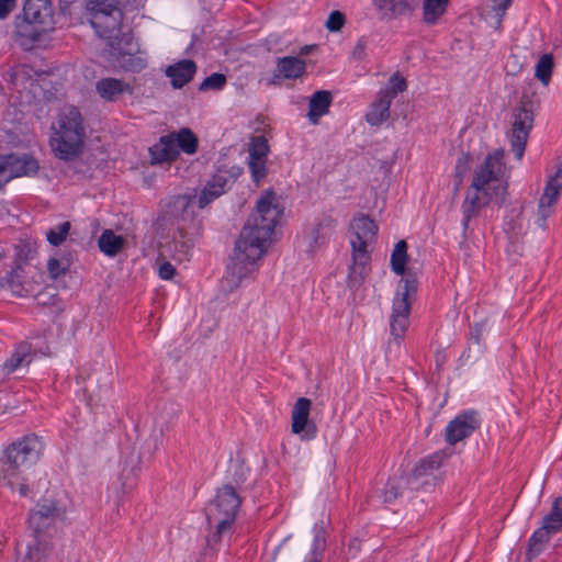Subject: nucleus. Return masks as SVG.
<instances>
[{
	"label": "nucleus",
	"mask_w": 562,
	"mask_h": 562,
	"mask_svg": "<svg viewBox=\"0 0 562 562\" xmlns=\"http://www.w3.org/2000/svg\"><path fill=\"white\" fill-rule=\"evenodd\" d=\"M503 158L504 151L496 150L476 167L461 206L464 228L483 207L504 201L507 192L508 171Z\"/></svg>",
	"instance_id": "obj_1"
},
{
	"label": "nucleus",
	"mask_w": 562,
	"mask_h": 562,
	"mask_svg": "<svg viewBox=\"0 0 562 562\" xmlns=\"http://www.w3.org/2000/svg\"><path fill=\"white\" fill-rule=\"evenodd\" d=\"M87 11L89 12L90 24L97 34L110 41V45L117 49L116 59L119 66L128 71H140L144 69L146 60L143 56L135 54L137 45L130 37L123 36L126 48L121 46V41L114 46V41H117L121 34L123 20V13L116 4L109 0H93L87 3Z\"/></svg>",
	"instance_id": "obj_2"
},
{
	"label": "nucleus",
	"mask_w": 562,
	"mask_h": 562,
	"mask_svg": "<svg viewBox=\"0 0 562 562\" xmlns=\"http://www.w3.org/2000/svg\"><path fill=\"white\" fill-rule=\"evenodd\" d=\"M406 260L407 244L405 240H400L391 255L393 271L403 276L396 286L390 316V331L395 339L402 338L408 329L411 307L417 292L416 278L409 273L404 276Z\"/></svg>",
	"instance_id": "obj_3"
},
{
	"label": "nucleus",
	"mask_w": 562,
	"mask_h": 562,
	"mask_svg": "<svg viewBox=\"0 0 562 562\" xmlns=\"http://www.w3.org/2000/svg\"><path fill=\"white\" fill-rule=\"evenodd\" d=\"M66 508L59 498H43L30 513L29 526L33 532V541L27 544V551L22 562H44L50 546L47 536L55 524L63 519Z\"/></svg>",
	"instance_id": "obj_4"
},
{
	"label": "nucleus",
	"mask_w": 562,
	"mask_h": 562,
	"mask_svg": "<svg viewBox=\"0 0 562 562\" xmlns=\"http://www.w3.org/2000/svg\"><path fill=\"white\" fill-rule=\"evenodd\" d=\"M282 212L277 194L272 191L262 192L257 201L256 213L248 220L239 237L249 232V241L267 250Z\"/></svg>",
	"instance_id": "obj_5"
},
{
	"label": "nucleus",
	"mask_w": 562,
	"mask_h": 562,
	"mask_svg": "<svg viewBox=\"0 0 562 562\" xmlns=\"http://www.w3.org/2000/svg\"><path fill=\"white\" fill-rule=\"evenodd\" d=\"M249 232L236 241L235 256L227 267L222 279V289L232 292L239 288L244 281L251 278L258 268V261L267 251L249 241Z\"/></svg>",
	"instance_id": "obj_6"
},
{
	"label": "nucleus",
	"mask_w": 562,
	"mask_h": 562,
	"mask_svg": "<svg viewBox=\"0 0 562 562\" xmlns=\"http://www.w3.org/2000/svg\"><path fill=\"white\" fill-rule=\"evenodd\" d=\"M378 226L367 215L356 216L349 225V243L352 248V266L350 278L359 281L363 278L366 267L370 260V249L375 241Z\"/></svg>",
	"instance_id": "obj_7"
},
{
	"label": "nucleus",
	"mask_w": 562,
	"mask_h": 562,
	"mask_svg": "<svg viewBox=\"0 0 562 562\" xmlns=\"http://www.w3.org/2000/svg\"><path fill=\"white\" fill-rule=\"evenodd\" d=\"M240 506V498L232 486L220 488L206 507V519L215 531L210 541L217 542L232 527Z\"/></svg>",
	"instance_id": "obj_8"
},
{
	"label": "nucleus",
	"mask_w": 562,
	"mask_h": 562,
	"mask_svg": "<svg viewBox=\"0 0 562 562\" xmlns=\"http://www.w3.org/2000/svg\"><path fill=\"white\" fill-rule=\"evenodd\" d=\"M533 123V104L522 99L513 112L512 132L509 139L517 159H521L527 144L529 132Z\"/></svg>",
	"instance_id": "obj_9"
},
{
	"label": "nucleus",
	"mask_w": 562,
	"mask_h": 562,
	"mask_svg": "<svg viewBox=\"0 0 562 562\" xmlns=\"http://www.w3.org/2000/svg\"><path fill=\"white\" fill-rule=\"evenodd\" d=\"M232 177L226 171H218L213 178L205 184L200 195L196 196H179L176 201L178 206H183L184 209L191 207L195 201L200 209L209 205L213 200L217 199L222 195L231 186Z\"/></svg>",
	"instance_id": "obj_10"
},
{
	"label": "nucleus",
	"mask_w": 562,
	"mask_h": 562,
	"mask_svg": "<svg viewBox=\"0 0 562 562\" xmlns=\"http://www.w3.org/2000/svg\"><path fill=\"white\" fill-rule=\"evenodd\" d=\"M37 170L38 164L32 157L26 155H0V189L13 178L32 176Z\"/></svg>",
	"instance_id": "obj_11"
},
{
	"label": "nucleus",
	"mask_w": 562,
	"mask_h": 562,
	"mask_svg": "<svg viewBox=\"0 0 562 562\" xmlns=\"http://www.w3.org/2000/svg\"><path fill=\"white\" fill-rule=\"evenodd\" d=\"M562 190V165L558 167L555 173L550 176L544 191L539 199L536 223L539 227H546L547 220L553 214L554 205L558 202Z\"/></svg>",
	"instance_id": "obj_12"
},
{
	"label": "nucleus",
	"mask_w": 562,
	"mask_h": 562,
	"mask_svg": "<svg viewBox=\"0 0 562 562\" xmlns=\"http://www.w3.org/2000/svg\"><path fill=\"white\" fill-rule=\"evenodd\" d=\"M43 451V442L34 435L25 436L13 442L5 450V457L11 462L20 463L22 467L35 463Z\"/></svg>",
	"instance_id": "obj_13"
},
{
	"label": "nucleus",
	"mask_w": 562,
	"mask_h": 562,
	"mask_svg": "<svg viewBox=\"0 0 562 562\" xmlns=\"http://www.w3.org/2000/svg\"><path fill=\"white\" fill-rule=\"evenodd\" d=\"M49 145L58 159L71 161L81 155L85 136L52 132Z\"/></svg>",
	"instance_id": "obj_14"
},
{
	"label": "nucleus",
	"mask_w": 562,
	"mask_h": 562,
	"mask_svg": "<svg viewBox=\"0 0 562 562\" xmlns=\"http://www.w3.org/2000/svg\"><path fill=\"white\" fill-rule=\"evenodd\" d=\"M312 403L308 398H299L292 409V432L303 440H311L316 436V426L310 420Z\"/></svg>",
	"instance_id": "obj_15"
},
{
	"label": "nucleus",
	"mask_w": 562,
	"mask_h": 562,
	"mask_svg": "<svg viewBox=\"0 0 562 562\" xmlns=\"http://www.w3.org/2000/svg\"><path fill=\"white\" fill-rule=\"evenodd\" d=\"M480 426V419L475 412L469 411L458 415L446 427V440L450 445L471 436Z\"/></svg>",
	"instance_id": "obj_16"
},
{
	"label": "nucleus",
	"mask_w": 562,
	"mask_h": 562,
	"mask_svg": "<svg viewBox=\"0 0 562 562\" xmlns=\"http://www.w3.org/2000/svg\"><path fill=\"white\" fill-rule=\"evenodd\" d=\"M23 11L25 21L38 26V31L47 32L54 29L52 8L45 0H26Z\"/></svg>",
	"instance_id": "obj_17"
},
{
	"label": "nucleus",
	"mask_w": 562,
	"mask_h": 562,
	"mask_svg": "<svg viewBox=\"0 0 562 562\" xmlns=\"http://www.w3.org/2000/svg\"><path fill=\"white\" fill-rule=\"evenodd\" d=\"M52 132L85 136L82 116L75 106H64L52 124Z\"/></svg>",
	"instance_id": "obj_18"
},
{
	"label": "nucleus",
	"mask_w": 562,
	"mask_h": 562,
	"mask_svg": "<svg viewBox=\"0 0 562 562\" xmlns=\"http://www.w3.org/2000/svg\"><path fill=\"white\" fill-rule=\"evenodd\" d=\"M95 92L98 97L105 102H116L125 94H133V86L122 79L105 77L95 82Z\"/></svg>",
	"instance_id": "obj_19"
},
{
	"label": "nucleus",
	"mask_w": 562,
	"mask_h": 562,
	"mask_svg": "<svg viewBox=\"0 0 562 562\" xmlns=\"http://www.w3.org/2000/svg\"><path fill=\"white\" fill-rule=\"evenodd\" d=\"M306 63L304 59L295 56H285L277 59V67L274 72V80L271 83H277V79H297L305 75Z\"/></svg>",
	"instance_id": "obj_20"
},
{
	"label": "nucleus",
	"mask_w": 562,
	"mask_h": 562,
	"mask_svg": "<svg viewBox=\"0 0 562 562\" xmlns=\"http://www.w3.org/2000/svg\"><path fill=\"white\" fill-rule=\"evenodd\" d=\"M195 71L196 66L194 61L190 59H183L169 66L166 70V74L170 78L171 85L175 88H182L193 78Z\"/></svg>",
	"instance_id": "obj_21"
},
{
	"label": "nucleus",
	"mask_w": 562,
	"mask_h": 562,
	"mask_svg": "<svg viewBox=\"0 0 562 562\" xmlns=\"http://www.w3.org/2000/svg\"><path fill=\"white\" fill-rule=\"evenodd\" d=\"M335 232V222L325 218L316 224L305 236V241L311 250L326 244Z\"/></svg>",
	"instance_id": "obj_22"
},
{
	"label": "nucleus",
	"mask_w": 562,
	"mask_h": 562,
	"mask_svg": "<svg viewBox=\"0 0 562 562\" xmlns=\"http://www.w3.org/2000/svg\"><path fill=\"white\" fill-rule=\"evenodd\" d=\"M331 101L333 97L329 91L321 90L313 93L310 98L307 113L310 122L317 124L319 119L328 112Z\"/></svg>",
	"instance_id": "obj_23"
},
{
	"label": "nucleus",
	"mask_w": 562,
	"mask_h": 562,
	"mask_svg": "<svg viewBox=\"0 0 562 562\" xmlns=\"http://www.w3.org/2000/svg\"><path fill=\"white\" fill-rule=\"evenodd\" d=\"M153 159L159 162L171 161L179 155L173 133L160 138L159 143L150 149Z\"/></svg>",
	"instance_id": "obj_24"
},
{
	"label": "nucleus",
	"mask_w": 562,
	"mask_h": 562,
	"mask_svg": "<svg viewBox=\"0 0 562 562\" xmlns=\"http://www.w3.org/2000/svg\"><path fill=\"white\" fill-rule=\"evenodd\" d=\"M450 0H424L423 3V22L432 26L439 23L447 12Z\"/></svg>",
	"instance_id": "obj_25"
},
{
	"label": "nucleus",
	"mask_w": 562,
	"mask_h": 562,
	"mask_svg": "<svg viewBox=\"0 0 562 562\" xmlns=\"http://www.w3.org/2000/svg\"><path fill=\"white\" fill-rule=\"evenodd\" d=\"M391 101L378 93L375 101H373L366 114V120L370 125H380L385 122L390 116Z\"/></svg>",
	"instance_id": "obj_26"
},
{
	"label": "nucleus",
	"mask_w": 562,
	"mask_h": 562,
	"mask_svg": "<svg viewBox=\"0 0 562 562\" xmlns=\"http://www.w3.org/2000/svg\"><path fill=\"white\" fill-rule=\"evenodd\" d=\"M98 245L100 250L109 256H116L125 246V239L121 235H116L111 229L104 231L99 237Z\"/></svg>",
	"instance_id": "obj_27"
},
{
	"label": "nucleus",
	"mask_w": 562,
	"mask_h": 562,
	"mask_svg": "<svg viewBox=\"0 0 562 562\" xmlns=\"http://www.w3.org/2000/svg\"><path fill=\"white\" fill-rule=\"evenodd\" d=\"M31 362V346L26 342H21L16 346L11 358L3 364L7 373H11L22 366Z\"/></svg>",
	"instance_id": "obj_28"
},
{
	"label": "nucleus",
	"mask_w": 562,
	"mask_h": 562,
	"mask_svg": "<svg viewBox=\"0 0 562 562\" xmlns=\"http://www.w3.org/2000/svg\"><path fill=\"white\" fill-rule=\"evenodd\" d=\"M177 142L178 151L182 150L188 155H193L199 145L198 137L189 128H182L178 133H173Z\"/></svg>",
	"instance_id": "obj_29"
},
{
	"label": "nucleus",
	"mask_w": 562,
	"mask_h": 562,
	"mask_svg": "<svg viewBox=\"0 0 562 562\" xmlns=\"http://www.w3.org/2000/svg\"><path fill=\"white\" fill-rule=\"evenodd\" d=\"M20 463L11 462L5 457L0 461V483L13 487L20 480Z\"/></svg>",
	"instance_id": "obj_30"
},
{
	"label": "nucleus",
	"mask_w": 562,
	"mask_h": 562,
	"mask_svg": "<svg viewBox=\"0 0 562 562\" xmlns=\"http://www.w3.org/2000/svg\"><path fill=\"white\" fill-rule=\"evenodd\" d=\"M134 486L133 470L124 469L122 473L111 483L110 491L121 498L128 493Z\"/></svg>",
	"instance_id": "obj_31"
},
{
	"label": "nucleus",
	"mask_w": 562,
	"mask_h": 562,
	"mask_svg": "<svg viewBox=\"0 0 562 562\" xmlns=\"http://www.w3.org/2000/svg\"><path fill=\"white\" fill-rule=\"evenodd\" d=\"M553 66H554V61H553V56L551 54H544L543 56L540 57V59L536 64L535 76L544 86H547L550 81Z\"/></svg>",
	"instance_id": "obj_32"
},
{
	"label": "nucleus",
	"mask_w": 562,
	"mask_h": 562,
	"mask_svg": "<svg viewBox=\"0 0 562 562\" xmlns=\"http://www.w3.org/2000/svg\"><path fill=\"white\" fill-rule=\"evenodd\" d=\"M407 88L406 81L398 74H394L387 81L386 86L380 90L379 94L387 98L389 101H393V99L397 95V93L403 92Z\"/></svg>",
	"instance_id": "obj_33"
},
{
	"label": "nucleus",
	"mask_w": 562,
	"mask_h": 562,
	"mask_svg": "<svg viewBox=\"0 0 562 562\" xmlns=\"http://www.w3.org/2000/svg\"><path fill=\"white\" fill-rule=\"evenodd\" d=\"M372 4L376 10L391 15L402 13L408 8L404 0H372Z\"/></svg>",
	"instance_id": "obj_34"
},
{
	"label": "nucleus",
	"mask_w": 562,
	"mask_h": 562,
	"mask_svg": "<svg viewBox=\"0 0 562 562\" xmlns=\"http://www.w3.org/2000/svg\"><path fill=\"white\" fill-rule=\"evenodd\" d=\"M544 520L546 528H551L553 531H558L562 528V497L555 499L551 513Z\"/></svg>",
	"instance_id": "obj_35"
},
{
	"label": "nucleus",
	"mask_w": 562,
	"mask_h": 562,
	"mask_svg": "<svg viewBox=\"0 0 562 562\" xmlns=\"http://www.w3.org/2000/svg\"><path fill=\"white\" fill-rule=\"evenodd\" d=\"M554 531L551 528H546V520L543 519V525L541 528L536 530L530 538L529 552L530 554H537L540 550L542 543L547 542L550 533Z\"/></svg>",
	"instance_id": "obj_36"
},
{
	"label": "nucleus",
	"mask_w": 562,
	"mask_h": 562,
	"mask_svg": "<svg viewBox=\"0 0 562 562\" xmlns=\"http://www.w3.org/2000/svg\"><path fill=\"white\" fill-rule=\"evenodd\" d=\"M269 151L268 143L263 136L251 139L248 159H267Z\"/></svg>",
	"instance_id": "obj_37"
},
{
	"label": "nucleus",
	"mask_w": 562,
	"mask_h": 562,
	"mask_svg": "<svg viewBox=\"0 0 562 562\" xmlns=\"http://www.w3.org/2000/svg\"><path fill=\"white\" fill-rule=\"evenodd\" d=\"M69 229H70L69 222H64V223L58 224L56 227L52 228L47 233L48 241L54 246L60 245L66 239V237L69 233Z\"/></svg>",
	"instance_id": "obj_38"
},
{
	"label": "nucleus",
	"mask_w": 562,
	"mask_h": 562,
	"mask_svg": "<svg viewBox=\"0 0 562 562\" xmlns=\"http://www.w3.org/2000/svg\"><path fill=\"white\" fill-rule=\"evenodd\" d=\"M267 159H248V166L251 172L252 180L259 183L267 173L266 167Z\"/></svg>",
	"instance_id": "obj_39"
},
{
	"label": "nucleus",
	"mask_w": 562,
	"mask_h": 562,
	"mask_svg": "<svg viewBox=\"0 0 562 562\" xmlns=\"http://www.w3.org/2000/svg\"><path fill=\"white\" fill-rule=\"evenodd\" d=\"M226 82V78L222 74H212L207 78L204 79V81L200 86L201 91L206 90H220L224 87Z\"/></svg>",
	"instance_id": "obj_40"
},
{
	"label": "nucleus",
	"mask_w": 562,
	"mask_h": 562,
	"mask_svg": "<svg viewBox=\"0 0 562 562\" xmlns=\"http://www.w3.org/2000/svg\"><path fill=\"white\" fill-rule=\"evenodd\" d=\"M345 22V15L340 11H333L325 25L329 32H338L342 29Z\"/></svg>",
	"instance_id": "obj_41"
},
{
	"label": "nucleus",
	"mask_w": 562,
	"mask_h": 562,
	"mask_svg": "<svg viewBox=\"0 0 562 562\" xmlns=\"http://www.w3.org/2000/svg\"><path fill=\"white\" fill-rule=\"evenodd\" d=\"M513 0H493V12L495 16V25L496 27L499 26L502 18L505 13V11L508 9Z\"/></svg>",
	"instance_id": "obj_42"
},
{
	"label": "nucleus",
	"mask_w": 562,
	"mask_h": 562,
	"mask_svg": "<svg viewBox=\"0 0 562 562\" xmlns=\"http://www.w3.org/2000/svg\"><path fill=\"white\" fill-rule=\"evenodd\" d=\"M368 41L361 37L357 41L353 49L351 50V58L355 60H362L367 56Z\"/></svg>",
	"instance_id": "obj_43"
},
{
	"label": "nucleus",
	"mask_w": 562,
	"mask_h": 562,
	"mask_svg": "<svg viewBox=\"0 0 562 562\" xmlns=\"http://www.w3.org/2000/svg\"><path fill=\"white\" fill-rule=\"evenodd\" d=\"M158 274L164 280H171L176 274V268L168 261H161L158 266Z\"/></svg>",
	"instance_id": "obj_44"
},
{
	"label": "nucleus",
	"mask_w": 562,
	"mask_h": 562,
	"mask_svg": "<svg viewBox=\"0 0 562 562\" xmlns=\"http://www.w3.org/2000/svg\"><path fill=\"white\" fill-rule=\"evenodd\" d=\"M47 268L53 278L59 277L65 271V267L55 258L49 259Z\"/></svg>",
	"instance_id": "obj_45"
},
{
	"label": "nucleus",
	"mask_w": 562,
	"mask_h": 562,
	"mask_svg": "<svg viewBox=\"0 0 562 562\" xmlns=\"http://www.w3.org/2000/svg\"><path fill=\"white\" fill-rule=\"evenodd\" d=\"M442 457L440 454H434L422 461L420 467L436 469L441 464Z\"/></svg>",
	"instance_id": "obj_46"
},
{
	"label": "nucleus",
	"mask_w": 562,
	"mask_h": 562,
	"mask_svg": "<svg viewBox=\"0 0 562 562\" xmlns=\"http://www.w3.org/2000/svg\"><path fill=\"white\" fill-rule=\"evenodd\" d=\"M15 0H0V19H4L13 9Z\"/></svg>",
	"instance_id": "obj_47"
},
{
	"label": "nucleus",
	"mask_w": 562,
	"mask_h": 562,
	"mask_svg": "<svg viewBox=\"0 0 562 562\" xmlns=\"http://www.w3.org/2000/svg\"><path fill=\"white\" fill-rule=\"evenodd\" d=\"M468 157L462 155L457 162V172L461 176L462 172H464L467 164H468Z\"/></svg>",
	"instance_id": "obj_48"
},
{
	"label": "nucleus",
	"mask_w": 562,
	"mask_h": 562,
	"mask_svg": "<svg viewBox=\"0 0 562 562\" xmlns=\"http://www.w3.org/2000/svg\"><path fill=\"white\" fill-rule=\"evenodd\" d=\"M19 493L21 496H27L29 492H27V486L23 483L20 484V487H19Z\"/></svg>",
	"instance_id": "obj_49"
},
{
	"label": "nucleus",
	"mask_w": 562,
	"mask_h": 562,
	"mask_svg": "<svg viewBox=\"0 0 562 562\" xmlns=\"http://www.w3.org/2000/svg\"><path fill=\"white\" fill-rule=\"evenodd\" d=\"M190 247H191V245H190V244H188L187 241L181 243V248H182V249H181V252H182V254H187Z\"/></svg>",
	"instance_id": "obj_50"
},
{
	"label": "nucleus",
	"mask_w": 562,
	"mask_h": 562,
	"mask_svg": "<svg viewBox=\"0 0 562 562\" xmlns=\"http://www.w3.org/2000/svg\"><path fill=\"white\" fill-rule=\"evenodd\" d=\"M396 492H392V491H386V494H385V499L386 501H390L391 498H394L396 497Z\"/></svg>",
	"instance_id": "obj_51"
},
{
	"label": "nucleus",
	"mask_w": 562,
	"mask_h": 562,
	"mask_svg": "<svg viewBox=\"0 0 562 562\" xmlns=\"http://www.w3.org/2000/svg\"><path fill=\"white\" fill-rule=\"evenodd\" d=\"M306 562H319L317 557H316V553L313 552L312 553V557L306 561Z\"/></svg>",
	"instance_id": "obj_52"
},
{
	"label": "nucleus",
	"mask_w": 562,
	"mask_h": 562,
	"mask_svg": "<svg viewBox=\"0 0 562 562\" xmlns=\"http://www.w3.org/2000/svg\"><path fill=\"white\" fill-rule=\"evenodd\" d=\"M19 78H20V72H16L14 75V82H15V85L18 83Z\"/></svg>",
	"instance_id": "obj_53"
}]
</instances>
